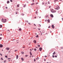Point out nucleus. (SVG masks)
Masks as SVG:
<instances>
[{"label":"nucleus","mask_w":63,"mask_h":63,"mask_svg":"<svg viewBox=\"0 0 63 63\" xmlns=\"http://www.w3.org/2000/svg\"><path fill=\"white\" fill-rule=\"evenodd\" d=\"M60 9V7L59 6L58 7L56 8L55 9L56 10H58L59 9Z\"/></svg>","instance_id":"obj_3"},{"label":"nucleus","mask_w":63,"mask_h":63,"mask_svg":"<svg viewBox=\"0 0 63 63\" xmlns=\"http://www.w3.org/2000/svg\"><path fill=\"white\" fill-rule=\"evenodd\" d=\"M19 4H18L17 5V7H19Z\"/></svg>","instance_id":"obj_13"},{"label":"nucleus","mask_w":63,"mask_h":63,"mask_svg":"<svg viewBox=\"0 0 63 63\" xmlns=\"http://www.w3.org/2000/svg\"><path fill=\"white\" fill-rule=\"evenodd\" d=\"M30 54V55H31V56L32 55V53Z\"/></svg>","instance_id":"obj_48"},{"label":"nucleus","mask_w":63,"mask_h":63,"mask_svg":"<svg viewBox=\"0 0 63 63\" xmlns=\"http://www.w3.org/2000/svg\"><path fill=\"white\" fill-rule=\"evenodd\" d=\"M7 56H5V57L7 58Z\"/></svg>","instance_id":"obj_40"},{"label":"nucleus","mask_w":63,"mask_h":63,"mask_svg":"<svg viewBox=\"0 0 63 63\" xmlns=\"http://www.w3.org/2000/svg\"><path fill=\"white\" fill-rule=\"evenodd\" d=\"M53 56V58H54V57H55L53 55V56Z\"/></svg>","instance_id":"obj_42"},{"label":"nucleus","mask_w":63,"mask_h":63,"mask_svg":"<svg viewBox=\"0 0 63 63\" xmlns=\"http://www.w3.org/2000/svg\"><path fill=\"white\" fill-rule=\"evenodd\" d=\"M57 57V56H55V57L56 58Z\"/></svg>","instance_id":"obj_47"},{"label":"nucleus","mask_w":63,"mask_h":63,"mask_svg":"<svg viewBox=\"0 0 63 63\" xmlns=\"http://www.w3.org/2000/svg\"><path fill=\"white\" fill-rule=\"evenodd\" d=\"M22 54H23L24 53V52H22Z\"/></svg>","instance_id":"obj_36"},{"label":"nucleus","mask_w":63,"mask_h":63,"mask_svg":"<svg viewBox=\"0 0 63 63\" xmlns=\"http://www.w3.org/2000/svg\"><path fill=\"white\" fill-rule=\"evenodd\" d=\"M16 59H18V55H17L16 56Z\"/></svg>","instance_id":"obj_11"},{"label":"nucleus","mask_w":63,"mask_h":63,"mask_svg":"<svg viewBox=\"0 0 63 63\" xmlns=\"http://www.w3.org/2000/svg\"><path fill=\"white\" fill-rule=\"evenodd\" d=\"M0 55H1V56H2V55L1 54H0Z\"/></svg>","instance_id":"obj_57"},{"label":"nucleus","mask_w":63,"mask_h":63,"mask_svg":"<svg viewBox=\"0 0 63 63\" xmlns=\"http://www.w3.org/2000/svg\"><path fill=\"white\" fill-rule=\"evenodd\" d=\"M52 28H53V29H54L55 28L54 26V25H52Z\"/></svg>","instance_id":"obj_4"},{"label":"nucleus","mask_w":63,"mask_h":63,"mask_svg":"<svg viewBox=\"0 0 63 63\" xmlns=\"http://www.w3.org/2000/svg\"><path fill=\"white\" fill-rule=\"evenodd\" d=\"M35 47L36 48H38V47Z\"/></svg>","instance_id":"obj_54"},{"label":"nucleus","mask_w":63,"mask_h":63,"mask_svg":"<svg viewBox=\"0 0 63 63\" xmlns=\"http://www.w3.org/2000/svg\"><path fill=\"white\" fill-rule=\"evenodd\" d=\"M25 57H27V56H28V55H26L25 56Z\"/></svg>","instance_id":"obj_30"},{"label":"nucleus","mask_w":63,"mask_h":63,"mask_svg":"<svg viewBox=\"0 0 63 63\" xmlns=\"http://www.w3.org/2000/svg\"><path fill=\"white\" fill-rule=\"evenodd\" d=\"M6 62V60H5L4 61V63H5Z\"/></svg>","instance_id":"obj_28"},{"label":"nucleus","mask_w":63,"mask_h":63,"mask_svg":"<svg viewBox=\"0 0 63 63\" xmlns=\"http://www.w3.org/2000/svg\"><path fill=\"white\" fill-rule=\"evenodd\" d=\"M28 24L30 25H31V24H30V23H28Z\"/></svg>","instance_id":"obj_37"},{"label":"nucleus","mask_w":63,"mask_h":63,"mask_svg":"<svg viewBox=\"0 0 63 63\" xmlns=\"http://www.w3.org/2000/svg\"><path fill=\"white\" fill-rule=\"evenodd\" d=\"M38 47H40V45H39L38 46Z\"/></svg>","instance_id":"obj_31"},{"label":"nucleus","mask_w":63,"mask_h":63,"mask_svg":"<svg viewBox=\"0 0 63 63\" xmlns=\"http://www.w3.org/2000/svg\"><path fill=\"white\" fill-rule=\"evenodd\" d=\"M46 17H47V18H48V16H46Z\"/></svg>","instance_id":"obj_24"},{"label":"nucleus","mask_w":63,"mask_h":63,"mask_svg":"<svg viewBox=\"0 0 63 63\" xmlns=\"http://www.w3.org/2000/svg\"><path fill=\"white\" fill-rule=\"evenodd\" d=\"M5 8H6V9H8V8L7 7H5Z\"/></svg>","instance_id":"obj_39"},{"label":"nucleus","mask_w":63,"mask_h":63,"mask_svg":"<svg viewBox=\"0 0 63 63\" xmlns=\"http://www.w3.org/2000/svg\"><path fill=\"white\" fill-rule=\"evenodd\" d=\"M33 42L34 43H36V41H35V40H33Z\"/></svg>","instance_id":"obj_6"},{"label":"nucleus","mask_w":63,"mask_h":63,"mask_svg":"<svg viewBox=\"0 0 63 63\" xmlns=\"http://www.w3.org/2000/svg\"><path fill=\"white\" fill-rule=\"evenodd\" d=\"M36 49L35 48L34 49V51H36Z\"/></svg>","instance_id":"obj_25"},{"label":"nucleus","mask_w":63,"mask_h":63,"mask_svg":"<svg viewBox=\"0 0 63 63\" xmlns=\"http://www.w3.org/2000/svg\"><path fill=\"white\" fill-rule=\"evenodd\" d=\"M61 48L62 49L63 48V47H61Z\"/></svg>","instance_id":"obj_59"},{"label":"nucleus","mask_w":63,"mask_h":63,"mask_svg":"<svg viewBox=\"0 0 63 63\" xmlns=\"http://www.w3.org/2000/svg\"><path fill=\"white\" fill-rule=\"evenodd\" d=\"M3 47V45H0V47Z\"/></svg>","instance_id":"obj_5"},{"label":"nucleus","mask_w":63,"mask_h":63,"mask_svg":"<svg viewBox=\"0 0 63 63\" xmlns=\"http://www.w3.org/2000/svg\"><path fill=\"white\" fill-rule=\"evenodd\" d=\"M14 40H15V39H13V41Z\"/></svg>","instance_id":"obj_63"},{"label":"nucleus","mask_w":63,"mask_h":63,"mask_svg":"<svg viewBox=\"0 0 63 63\" xmlns=\"http://www.w3.org/2000/svg\"><path fill=\"white\" fill-rule=\"evenodd\" d=\"M8 60L11 59V58H8Z\"/></svg>","instance_id":"obj_45"},{"label":"nucleus","mask_w":63,"mask_h":63,"mask_svg":"<svg viewBox=\"0 0 63 63\" xmlns=\"http://www.w3.org/2000/svg\"><path fill=\"white\" fill-rule=\"evenodd\" d=\"M55 54V52H54V53H53V55H54Z\"/></svg>","instance_id":"obj_16"},{"label":"nucleus","mask_w":63,"mask_h":63,"mask_svg":"<svg viewBox=\"0 0 63 63\" xmlns=\"http://www.w3.org/2000/svg\"><path fill=\"white\" fill-rule=\"evenodd\" d=\"M51 11L52 12V13H55V12H56V11H55L53 9H51Z\"/></svg>","instance_id":"obj_2"},{"label":"nucleus","mask_w":63,"mask_h":63,"mask_svg":"<svg viewBox=\"0 0 63 63\" xmlns=\"http://www.w3.org/2000/svg\"><path fill=\"white\" fill-rule=\"evenodd\" d=\"M6 49L7 50H8L9 49V48L8 47H7Z\"/></svg>","instance_id":"obj_8"},{"label":"nucleus","mask_w":63,"mask_h":63,"mask_svg":"<svg viewBox=\"0 0 63 63\" xmlns=\"http://www.w3.org/2000/svg\"><path fill=\"white\" fill-rule=\"evenodd\" d=\"M51 7V6H49V8H50V7Z\"/></svg>","instance_id":"obj_51"},{"label":"nucleus","mask_w":63,"mask_h":63,"mask_svg":"<svg viewBox=\"0 0 63 63\" xmlns=\"http://www.w3.org/2000/svg\"><path fill=\"white\" fill-rule=\"evenodd\" d=\"M34 2V0H32V2L33 3Z\"/></svg>","instance_id":"obj_26"},{"label":"nucleus","mask_w":63,"mask_h":63,"mask_svg":"<svg viewBox=\"0 0 63 63\" xmlns=\"http://www.w3.org/2000/svg\"><path fill=\"white\" fill-rule=\"evenodd\" d=\"M55 1H58V0H55Z\"/></svg>","instance_id":"obj_55"},{"label":"nucleus","mask_w":63,"mask_h":63,"mask_svg":"<svg viewBox=\"0 0 63 63\" xmlns=\"http://www.w3.org/2000/svg\"><path fill=\"white\" fill-rule=\"evenodd\" d=\"M50 16L52 17H53V15L52 14H50Z\"/></svg>","instance_id":"obj_7"},{"label":"nucleus","mask_w":63,"mask_h":63,"mask_svg":"<svg viewBox=\"0 0 63 63\" xmlns=\"http://www.w3.org/2000/svg\"><path fill=\"white\" fill-rule=\"evenodd\" d=\"M47 21H48V23H49L50 22V20L49 19H48L47 20Z\"/></svg>","instance_id":"obj_12"},{"label":"nucleus","mask_w":63,"mask_h":63,"mask_svg":"<svg viewBox=\"0 0 63 63\" xmlns=\"http://www.w3.org/2000/svg\"><path fill=\"white\" fill-rule=\"evenodd\" d=\"M2 35V34H0V35H1V36Z\"/></svg>","instance_id":"obj_64"},{"label":"nucleus","mask_w":63,"mask_h":63,"mask_svg":"<svg viewBox=\"0 0 63 63\" xmlns=\"http://www.w3.org/2000/svg\"><path fill=\"white\" fill-rule=\"evenodd\" d=\"M26 5L25 4L24 6L23 7H25V6H26Z\"/></svg>","instance_id":"obj_21"},{"label":"nucleus","mask_w":63,"mask_h":63,"mask_svg":"<svg viewBox=\"0 0 63 63\" xmlns=\"http://www.w3.org/2000/svg\"><path fill=\"white\" fill-rule=\"evenodd\" d=\"M38 2H37V3H36V4H38Z\"/></svg>","instance_id":"obj_52"},{"label":"nucleus","mask_w":63,"mask_h":63,"mask_svg":"<svg viewBox=\"0 0 63 63\" xmlns=\"http://www.w3.org/2000/svg\"><path fill=\"white\" fill-rule=\"evenodd\" d=\"M34 25L35 26H36V25H35V24H34Z\"/></svg>","instance_id":"obj_49"},{"label":"nucleus","mask_w":63,"mask_h":63,"mask_svg":"<svg viewBox=\"0 0 63 63\" xmlns=\"http://www.w3.org/2000/svg\"><path fill=\"white\" fill-rule=\"evenodd\" d=\"M38 30H40V28H38Z\"/></svg>","instance_id":"obj_50"},{"label":"nucleus","mask_w":63,"mask_h":63,"mask_svg":"<svg viewBox=\"0 0 63 63\" xmlns=\"http://www.w3.org/2000/svg\"><path fill=\"white\" fill-rule=\"evenodd\" d=\"M21 59L23 61L24 60V59L23 58H21Z\"/></svg>","instance_id":"obj_17"},{"label":"nucleus","mask_w":63,"mask_h":63,"mask_svg":"<svg viewBox=\"0 0 63 63\" xmlns=\"http://www.w3.org/2000/svg\"><path fill=\"white\" fill-rule=\"evenodd\" d=\"M16 14H17V13L16 12Z\"/></svg>","instance_id":"obj_53"},{"label":"nucleus","mask_w":63,"mask_h":63,"mask_svg":"<svg viewBox=\"0 0 63 63\" xmlns=\"http://www.w3.org/2000/svg\"><path fill=\"white\" fill-rule=\"evenodd\" d=\"M10 1L11 2H13V0H10Z\"/></svg>","instance_id":"obj_38"},{"label":"nucleus","mask_w":63,"mask_h":63,"mask_svg":"<svg viewBox=\"0 0 63 63\" xmlns=\"http://www.w3.org/2000/svg\"><path fill=\"white\" fill-rule=\"evenodd\" d=\"M31 53H31V52H30V54H31Z\"/></svg>","instance_id":"obj_56"},{"label":"nucleus","mask_w":63,"mask_h":63,"mask_svg":"<svg viewBox=\"0 0 63 63\" xmlns=\"http://www.w3.org/2000/svg\"><path fill=\"white\" fill-rule=\"evenodd\" d=\"M17 51V50H15V52H16Z\"/></svg>","instance_id":"obj_33"},{"label":"nucleus","mask_w":63,"mask_h":63,"mask_svg":"<svg viewBox=\"0 0 63 63\" xmlns=\"http://www.w3.org/2000/svg\"><path fill=\"white\" fill-rule=\"evenodd\" d=\"M9 30H8V31H9Z\"/></svg>","instance_id":"obj_61"},{"label":"nucleus","mask_w":63,"mask_h":63,"mask_svg":"<svg viewBox=\"0 0 63 63\" xmlns=\"http://www.w3.org/2000/svg\"><path fill=\"white\" fill-rule=\"evenodd\" d=\"M45 6H47V3H46L45 4Z\"/></svg>","instance_id":"obj_9"},{"label":"nucleus","mask_w":63,"mask_h":63,"mask_svg":"<svg viewBox=\"0 0 63 63\" xmlns=\"http://www.w3.org/2000/svg\"><path fill=\"white\" fill-rule=\"evenodd\" d=\"M45 57H46H46H47V56H45Z\"/></svg>","instance_id":"obj_44"},{"label":"nucleus","mask_w":63,"mask_h":63,"mask_svg":"<svg viewBox=\"0 0 63 63\" xmlns=\"http://www.w3.org/2000/svg\"><path fill=\"white\" fill-rule=\"evenodd\" d=\"M2 27V25H0V28H1Z\"/></svg>","instance_id":"obj_14"},{"label":"nucleus","mask_w":63,"mask_h":63,"mask_svg":"<svg viewBox=\"0 0 63 63\" xmlns=\"http://www.w3.org/2000/svg\"><path fill=\"white\" fill-rule=\"evenodd\" d=\"M40 33H41V35H42V33H41V32L40 31Z\"/></svg>","instance_id":"obj_22"},{"label":"nucleus","mask_w":63,"mask_h":63,"mask_svg":"<svg viewBox=\"0 0 63 63\" xmlns=\"http://www.w3.org/2000/svg\"><path fill=\"white\" fill-rule=\"evenodd\" d=\"M38 26H39V27H40L41 26V25H38Z\"/></svg>","instance_id":"obj_29"},{"label":"nucleus","mask_w":63,"mask_h":63,"mask_svg":"<svg viewBox=\"0 0 63 63\" xmlns=\"http://www.w3.org/2000/svg\"><path fill=\"white\" fill-rule=\"evenodd\" d=\"M46 61V59H44V61Z\"/></svg>","instance_id":"obj_60"},{"label":"nucleus","mask_w":63,"mask_h":63,"mask_svg":"<svg viewBox=\"0 0 63 63\" xmlns=\"http://www.w3.org/2000/svg\"><path fill=\"white\" fill-rule=\"evenodd\" d=\"M50 26H49L48 27V28H50Z\"/></svg>","instance_id":"obj_41"},{"label":"nucleus","mask_w":63,"mask_h":63,"mask_svg":"<svg viewBox=\"0 0 63 63\" xmlns=\"http://www.w3.org/2000/svg\"><path fill=\"white\" fill-rule=\"evenodd\" d=\"M48 4H50V2L49 1H48Z\"/></svg>","instance_id":"obj_27"},{"label":"nucleus","mask_w":63,"mask_h":63,"mask_svg":"<svg viewBox=\"0 0 63 63\" xmlns=\"http://www.w3.org/2000/svg\"><path fill=\"white\" fill-rule=\"evenodd\" d=\"M37 13H38V12H37V11H36V12L35 13H36V14H37Z\"/></svg>","instance_id":"obj_34"},{"label":"nucleus","mask_w":63,"mask_h":63,"mask_svg":"<svg viewBox=\"0 0 63 63\" xmlns=\"http://www.w3.org/2000/svg\"><path fill=\"white\" fill-rule=\"evenodd\" d=\"M1 37H0V40H1Z\"/></svg>","instance_id":"obj_43"},{"label":"nucleus","mask_w":63,"mask_h":63,"mask_svg":"<svg viewBox=\"0 0 63 63\" xmlns=\"http://www.w3.org/2000/svg\"><path fill=\"white\" fill-rule=\"evenodd\" d=\"M62 19L63 21V18H62Z\"/></svg>","instance_id":"obj_62"},{"label":"nucleus","mask_w":63,"mask_h":63,"mask_svg":"<svg viewBox=\"0 0 63 63\" xmlns=\"http://www.w3.org/2000/svg\"><path fill=\"white\" fill-rule=\"evenodd\" d=\"M23 48H25V47H23Z\"/></svg>","instance_id":"obj_58"},{"label":"nucleus","mask_w":63,"mask_h":63,"mask_svg":"<svg viewBox=\"0 0 63 63\" xmlns=\"http://www.w3.org/2000/svg\"><path fill=\"white\" fill-rule=\"evenodd\" d=\"M1 59L2 60H3V59L2 58H1Z\"/></svg>","instance_id":"obj_32"},{"label":"nucleus","mask_w":63,"mask_h":63,"mask_svg":"<svg viewBox=\"0 0 63 63\" xmlns=\"http://www.w3.org/2000/svg\"><path fill=\"white\" fill-rule=\"evenodd\" d=\"M39 58L38 57H37V58L36 59V60H39Z\"/></svg>","instance_id":"obj_18"},{"label":"nucleus","mask_w":63,"mask_h":63,"mask_svg":"<svg viewBox=\"0 0 63 63\" xmlns=\"http://www.w3.org/2000/svg\"><path fill=\"white\" fill-rule=\"evenodd\" d=\"M44 2H43V3H42V5H44Z\"/></svg>","instance_id":"obj_35"},{"label":"nucleus","mask_w":63,"mask_h":63,"mask_svg":"<svg viewBox=\"0 0 63 63\" xmlns=\"http://www.w3.org/2000/svg\"><path fill=\"white\" fill-rule=\"evenodd\" d=\"M6 20L5 19H4L3 18L2 19V22L3 23H5L6 22Z\"/></svg>","instance_id":"obj_1"},{"label":"nucleus","mask_w":63,"mask_h":63,"mask_svg":"<svg viewBox=\"0 0 63 63\" xmlns=\"http://www.w3.org/2000/svg\"><path fill=\"white\" fill-rule=\"evenodd\" d=\"M34 3H32V4H31V5H34Z\"/></svg>","instance_id":"obj_20"},{"label":"nucleus","mask_w":63,"mask_h":63,"mask_svg":"<svg viewBox=\"0 0 63 63\" xmlns=\"http://www.w3.org/2000/svg\"><path fill=\"white\" fill-rule=\"evenodd\" d=\"M36 37H38V35H37V36H36Z\"/></svg>","instance_id":"obj_23"},{"label":"nucleus","mask_w":63,"mask_h":63,"mask_svg":"<svg viewBox=\"0 0 63 63\" xmlns=\"http://www.w3.org/2000/svg\"><path fill=\"white\" fill-rule=\"evenodd\" d=\"M9 3V1H7V3Z\"/></svg>","instance_id":"obj_19"},{"label":"nucleus","mask_w":63,"mask_h":63,"mask_svg":"<svg viewBox=\"0 0 63 63\" xmlns=\"http://www.w3.org/2000/svg\"><path fill=\"white\" fill-rule=\"evenodd\" d=\"M39 49L40 51H41L42 50V48L41 47H40V48H39Z\"/></svg>","instance_id":"obj_10"},{"label":"nucleus","mask_w":63,"mask_h":63,"mask_svg":"<svg viewBox=\"0 0 63 63\" xmlns=\"http://www.w3.org/2000/svg\"><path fill=\"white\" fill-rule=\"evenodd\" d=\"M22 30V29H21V28H20L19 29V31H21Z\"/></svg>","instance_id":"obj_15"},{"label":"nucleus","mask_w":63,"mask_h":63,"mask_svg":"<svg viewBox=\"0 0 63 63\" xmlns=\"http://www.w3.org/2000/svg\"><path fill=\"white\" fill-rule=\"evenodd\" d=\"M35 59H34V62H35Z\"/></svg>","instance_id":"obj_46"}]
</instances>
